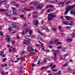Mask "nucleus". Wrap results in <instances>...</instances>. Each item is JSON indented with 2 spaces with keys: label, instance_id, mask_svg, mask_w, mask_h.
I'll use <instances>...</instances> for the list:
<instances>
[{
  "label": "nucleus",
  "instance_id": "nucleus-1",
  "mask_svg": "<svg viewBox=\"0 0 75 75\" xmlns=\"http://www.w3.org/2000/svg\"><path fill=\"white\" fill-rule=\"evenodd\" d=\"M69 6V5H68L66 6L67 9L64 13L65 14H67L69 11H71L73 8H74L75 7V5H72L71 6Z\"/></svg>",
  "mask_w": 75,
  "mask_h": 75
},
{
  "label": "nucleus",
  "instance_id": "nucleus-2",
  "mask_svg": "<svg viewBox=\"0 0 75 75\" xmlns=\"http://www.w3.org/2000/svg\"><path fill=\"white\" fill-rule=\"evenodd\" d=\"M54 14H55L54 13H50L48 15L47 18L48 21H51L52 20V18H53V17H57L56 15H54Z\"/></svg>",
  "mask_w": 75,
  "mask_h": 75
},
{
  "label": "nucleus",
  "instance_id": "nucleus-3",
  "mask_svg": "<svg viewBox=\"0 0 75 75\" xmlns=\"http://www.w3.org/2000/svg\"><path fill=\"white\" fill-rule=\"evenodd\" d=\"M26 39H24L23 41V44H26V45H28L30 44V41H31V39L30 38H26Z\"/></svg>",
  "mask_w": 75,
  "mask_h": 75
},
{
  "label": "nucleus",
  "instance_id": "nucleus-4",
  "mask_svg": "<svg viewBox=\"0 0 75 75\" xmlns=\"http://www.w3.org/2000/svg\"><path fill=\"white\" fill-rule=\"evenodd\" d=\"M15 27V25L13 23H12L9 26V28H8L9 31H11V30H13V29L11 28H14Z\"/></svg>",
  "mask_w": 75,
  "mask_h": 75
},
{
  "label": "nucleus",
  "instance_id": "nucleus-5",
  "mask_svg": "<svg viewBox=\"0 0 75 75\" xmlns=\"http://www.w3.org/2000/svg\"><path fill=\"white\" fill-rule=\"evenodd\" d=\"M6 40L7 42H11V38L9 37V35H6Z\"/></svg>",
  "mask_w": 75,
  "mask_h": 75
},
{
  "label": "nucleus",
  "instance_id": "nucleus-6",
  "mask_svg": "<svg viewBox=\"0 0 75 75\" xmlns=\"http://www.w3.org/2000/svg\"><path fill=\"white\" fill-rule=\"evenodd\" d=\"M0 11L2 12L3 13H4V14L5 13H6V9L2 8L0 9Z\"/></svg>",
  "mask_w": 75,
  "mask_h": 75
},
{
  "label": "nucleus",
  "instance_id": "nucleus-7",
  "mask_svg": "<svg viewBox=\"0 0 75 75\" xmlns=\"http://www.w3.org/2000/svg\"><path fill=\"white\" fill-rule=\"evenodd\" d=\"M68 62H66L64 64L62 65V67H63V68H65V67H67V66H68Z\"/></svg>",
  "mask_w": 75,
  "mask_h": 75
},
{
  "label": "nucleus",
  "instance_id": "nucleus-8",
  "mask_svg": "<svg viewBox=\"0 0 75 75\" xmlns=\"http://www.w3.org/2000/svg\"><path fill=\"white\" fill-rule=\"evenodd\" d=\"M43 6L41 4L39 5L36 8L37 9H41L42 8Z\"/></svg>",
  "mask_w": 75,
  "mask_h": 75
},
{
  "label": "nucleus",
  "instance_id": "nucleus-9",
  "mask_svg": "<svg viewBox=\"0 0 75 75\" xmlns=\"http://www.w3.org/2000/svg\"><path fill=\"white\" fill-rule=\"evenodd\" d=\"M67 23H69V22H70V23H69L68 24V25H71V26H72V25H74V22L73 21H71V22L67 21Z\"/></svg>",
  "mask_w": 75,
  "mask_h": 75
},
{
  "label": "nucleus",
  "instance_id": "nucleus-10",
  "mask_svg": "<svg viewBox=\"0 0 75 75\" xmlns=\"http://www.w3.org/2000/svg\"><path fill=\"white\" fill-rule=\"evenodd\" d=\"M61 71H59L58 72H56L54 74V75H61Z\"/></svg>",
  "mask_w": 75,
  "mask_h": 75
},
{
  "label": "nucleus",
  "instance_id": "nucleus-11",
  "mask_svg": "<svg viewBox=\"0 0 75 75\" xmlns=\"http://www.w3.org/2000/svg\"><path fill=\"white\" fill-rule=\"evenodd\" d=\"M67 43L68 42H72V39H67L66 40Z\"/></svg>",
  "mask_w": 75,
  "mask_h": 75
},
{
  "label": "nucleus",
  "instance_id": "nucleus-12",
  "mask_svg": "<svg viewBox=\"0 0 75 75\" xmlns=\"http://www.w3.org/2000/svg\"><path fill=\"white\" fill-rule=\"evenodd\" d=\"M64 17L66 18V19H67V20H71V19H69V18H71V17L69 16H64Z\"/></svg>",
  "mask_w": 75,
  "mask_h": 75
},
{
  "label": "nucleus",
  "instance_id": "nucleus-13",
  "mask_svg": "<svg viewBox=\"0 0 75 75\" xmlns=\"http://www.w3.org/2000/svg\"><path fill=\"white\" fill-rule=\"evenodd\" d=\"M13 15H15V16H17V10H16V9L13 10Z\"/></svg>",
  "mask_w": 75,
  "mask_h": 75
},
{
  "label": "nucleus",
  "instance_id": "nucleus-14",
  "mask_svg": "<svg viewBox=\"0 0 75 75\" xmlns=\"http://www.w3.org/2000/svg\"><path fill=\"white\" fill-rule=\"evenodd\" d=\"M27 51H28L29 52H31V51H34V49H31L30 50L29 49H27Z\"/></svg>",
  "mask_w": 75,
  "mask_h": 75
},
{
  "label": "nucleus",
  "instance_id": "nucleus-15",
  "mask_svg": "<svg viewBox=\"0 0 75 75\" xmlns=\"http://www.w3.org/2000/svg\"><path fill=\"white\" fill-rule=\"evenodd\" d=\"M28 27V26L27 25V24H25L23 26V28L25 29L26 28H27Z\"/></svg>",
  "mask_w": 75,
  "mask_h": 75
},
{
  "label": "nucleus",
  "instance_id": "nucleus-16",
  "mask_svg": "<svg viewBox=\"0 0 75 75\" xmlns=\"http://www.w3.org/2000/svg\"><path fill=\"white\" fill-rule=\"evenodd\" d=\"M9 33H13V34H14V33H16V31H13V30H11V31H9Z\"/></svg>",
  "mask_w": 75,
  "mask_h": 75
},
{
  "label": "nucleus",
  "instance_id": "nucleus-17",
  "mask_svg": "<svg viewBox=\"0 0 75 75\" xmlns=\"http://www.w3.org/2000/svg\"><path fill=\"white\" fill-rule=\"evenodd\" d=\"M67 69L69 72H71L72 71V69H71L70 67H68Z\"/></svg>",
  "mask_w": 75,
  "mask_h": 75
},
{
  "label": "nucleus",
  "instance_id": "nucleus-18",
  "mask_svg": "<svg viewBox=\"0 0 75 75\" xmlns=\"http://www.w3.org/2000/svg\"><path fill=\"white\" fill-rule=\"evenodd\" d=\"M59 52H60V51L58 50H56L54 51V52L57 53V54H59Z\"/></svg>",
  "mask_w": 75,
  "mask_h": 75
},
{
  "label": "nucleus",
  "instance_id": "nucleus-19",
  "mask_svg": "<svg viewBox=\"0 0 75 75\" xmlns=\"http://www.w3.org/2000/svg\"><path fill=\"white\" fill-rule=\"evenodd\" d=\"M33 32L31 30H29V34L30 35H31V34H32V33H33Z\"/></svg>",
  "mask_w": 75,
  "mask_h": 75
},
{
  "label": "nucleus",
  "instance_id": "nucleus-20",
  "mask_svg": "<svg viewBox=\"0 0 75 75\" xmlns=\"http://www.w3.org/2000/svg\"><path fill=\"white\" fill-rule=\"evenodd\" d=\"M38 2L37 1H36L34 2V3H33V4H34L35 6H36L37 5H38Z\"/></svg>",
  "mask_w": 75,
  "mask_h": 75
},
{
  "label": "nucleus",
  "instance_id": "nucleus-21",
  "mask_svg": "<svg viewBox=\"0 0 75 75\" xmlns=\"http://www.w3.org/2000/svg\"><path fill=\"white\" fill-rule=\"evenodd\" d=\"M7 64H1V67H3V68H4V67H6L7 66Z\"/></svg>",
  "mask_w": 75,
  "mask_h": 75
},
{
  "label": "nucleus",
  "instance_id": "nucleus-22",
  "mask_svg": "<svg viewBox=\"0 0 75 75\" xmlns=\"http://www.w3.org/2000/svg\"><path fill=\"white\" fill-rule=\"evenodd\" d=\"M49 3H51V4H55V2L52 1H49Z\"/></svg>",
  "mask_w": 75,
  "mask_h": 75
},
{
  "label": "nucleus",
  "instance_id": "nucleus-23",
  "mask_svg": "<svg viewBox=\"0 0 75 75\" xmlns=\"http://www.w3.org/2000/svg\"><path fill=\"white\" fill-rule=\"evenodd\" d=\"M21 34H22V35H24L25 34H26L25 32V30H23L21 32Z\"/></svg>",
  "mask_w": 75,
  "mask_h": 75
},
{
  "label": "nucleus",
  "instance_id": "nucleus-24",
  "mask_svg": "<svg viewBox=\"0 0 75 75\" xmlns=\"http://www.w3.org/2000/svg\"><path fill=\"white\" fill-rule=\"evenodd\" d=\"M62 42H58L57 44V45H59L60 44H62Z\"/></svg>",
  "mask_w": 75,
  "mask_h": 75
},
{
  "label": "nucleus",
  "instance_id": "nucleus-25",
  "mask_svg": "<svg viewBox=\"0 0 75 75\" xmlns=\"http://www.w3.org/2000/svg\"><path fill=\"white\" fill-rule=\"evenodd\" d=\"M71 36L73 37H72V38H73V37H75V33H73L71 34Z\"/></svg>",
  "mask_w": 75,
  "mask_h": 75
},
{
  "label": "nucleus",
  "instance_id": "nucleus-26",
  "mask_svg": "<svg viewBox=\"0 0 75 75\" xmlns=\"http://www.w3.org/2000/svg\"><path fill=\"white\" fill-rule=\"evenodd\" d=\"M58 39H56L54 41V42L56 43L57 42H58Z\"/></svg>",
  "mask_w": 75,
  "mask_h": 75
},
{
  "label": "nucleus",
  "instance_id": "nucleus-27",
  "mask_svg": "<svg viewBox=\"0 0 75 75\" xmlns=\"http://www.w3.org/2000/svg\"><path fill=\"white\" fill-rule=\"evenodd\" d=\"M5 16H8V17H11V15L10 14H8V13H6L5 14Z\"/></svg>",
  "mask_w": 75,
  "mask_h": 75
},
{
  "label": "nucleus",
  "instance_id": "nucleus-28",
  "mask_svg": "<svg viewBox=\"0 0 75 75\" xmlns=\"http://www.w3.org/2000/svg\"><path fill=\"white\" fill-rule=\"evenodd\" d=\"M7 60V58H4L2 60V62H4V61H6Z\"/></svg>",
  "mask_w": 75,
  "mask_h": 75
},
{
  "label": "nucleus",
  "instance_id": "nucleus-29",
  "mask_svg": "<svg viewBox=\"0 0 75 75\" xmlns=\"http://www.w3.org/2000/svg\"><path fill=\"white\" fill-rule=\"evenodd\" d=\"M54 68H56V65H53L52 67V68H51V69H54Z\"/></svg>",
  "mask_w": 75,
  "mask_h": 75
},
{
  "label": "nucleus",
  "instance_id": "nucleus-30",
  "mask_svg": "<svg viewBox=\"0 0 75 75\" xmlns=\"http://www.w3.org/2000/svg\"><path fill=\"white\" fill-rule=\"evenodd\" d=\"M71 1H68L67 2H66L65 4H66V5H68V4H69V3H71Z\"/></svg>",
  "mask_w": 75,
  "mask_h": 75
},
{
  "label": "nucleus",
  "instance_id": "nucleus-31",
  "mask_svg": "<svg viewBox=\"0 0 75 75\" xmlns=\"http://www.w3.org/2000/svg\"><path fill=\"white\" fill-rule=\"evenodd\" d=\"M38 13V12H37V11H34V12H32V14H37Z\"/></svg>",
  "mask_w": 75,
  "mask_h": 75
},
{
  "label": "nucleus",
  "instance_id": "nucleus-32",
  "mask_svg": "<svg viewBox=\"0 0 75 75\" xmlns=\"http://www.w3.org/2000/svg\"><path fill=\"white\" fill-rule=\"evenodd\" d=\"M31 38H35V37H36L35 35H32L31 36Z\"/></svg>",
  "mask_w": 75,
  "mask_h": 75
},
{
  "label": "nucleus",
  "instance_id": "nucleus-33",
  "mask_svg": "<svg viewBox=\"0 0 75 75\" xmlns=\"http://www.w3.org/2000/svg\"><path fill=\"white\" fill-rule=\"evenodd\" d=\"M16 28V29H18V28H19V26H16V25H15V27L14 28Z\"/></svg>",
  "mask_w": 75,
  "mask_h": 75
},
{
  "label": "nucleus",
  "instance_id": "nucleus-34",
  "mask_svg": "<svg viewBox=\"0 0 75 75\" xmlns=\"http://www.w3.org/2000/svg\"><path fill=\"white\" fill-rule=\"evenodd\" d=\"M24 50H23L21 53V55H24Z\"/></svg>",
  "mask_w": 75,
  "mask_h": 75
},
{
  "label": "nucleus",
  "instance_id": "nucleus-35",
  "mask_svg": "<svg viewBox=\"0 0 75 75\" xmlns=\"http://www.w3.org/2000/svg\"><path fill=\"white\" fill-rule=\"evenodd\" d=\"M28 30H29V29H27L26 30V31H25V33H26V34L27 33H28Z\"/></svg>",
  "mask_w": 75,
  "mask_h": 75
},
{
  "label": "nucleus",
  "instance_id": "nucleus-36",
  "mask_svg": "<svg viewBox=\"0 0 75 75\" xmlns=\"http://www.w3.org/2000/svg\"><path fill=\"white\" fill-rule=\"evenodd\" d=\"M1 75H4V74H5L4 71H1Z\"/></svg>",
  "mask_w": 75,
  "mask_h": 75
},
{
  "label": "nucleus",
  "instance_id": "nucleus-37",
  "mask_svg": "<svg viewBox=\"0 0 75 75\" xmlns=\"http://www.w3.org/2000/svg\"><path fill=\"white\" fill-rule=\"evenodd\" d=\"M0 33H1V34L0 35H1L2 37H3V36L4 35H3V32H1V31H0Z\"/></svg>",
  "mask_w": 75,
  "mask_h": 75
},
{
  "label": "nucleus",
  "instance_id": "nucleus-38",
  "mask_svg": "<svg viewBox=\"0 0 75 75\" xmlns=\"http://www.w3.org/2000/svg\"><path fill=\"white\" fill-rule=\"evenodd\" d=\"M38 20H36V25H38Z\"/></svg>",
  "mask_w": 75,
  "mask_h": 75
},
{
  "label": "nucleus",
  "instance_id": "nucleus-39",
  "mask_svg": "<svg viewBox=\"0 0 75 75\" xmlns=\"http://www.w3.org/2000/svg\"><path fill=\"white\" fill-rule=\"evenodd\" d=\"M27 48H28V49H30L33 48V47H31V46H28L27 47Z\"/></svg>",
  "mask_w": 75,
  "mask_h": 75
},
{
  "label": "nucleus",
  "instance_id": "nucleus-40",
  "mask_svg": "<svg viewBox=\"0 0 75 75\" xmlns=\"http://www.w3.org/2000/svg\"><path fill=\"white\" fill-rule=\"evenodd\" d=\"M24 17V16L23 15H21V16H20V17L21 18H23Z\"/></svg>",
  "mask_w": 75,
  "mask_h": 75
},
{
  "label": "nucleus",
  "instance_id": "nucleus-41",
  "mask_svg": "<svg viewBox=\"0 0 75 75\" xmlns=\"http://www.w3.org/2000/svg\"><path fill=\"white\" fill-rule=\"evenodd\" d=\"M46 29L47 31V32H50V30H49L48 28H46Z\"/></svg>",
  "mask_w": 75,
  "mask_h": 75
},
{
  "label": "nucleus",
  "instance_id": "nucleus-42",
  "mask_svg": "<svg viewBox=\"0 0 75 75\" xmlns=\"http://www.w3.org/2000/svg\"><path fill=\"white\" fill-rule=\"evenodd\" d=\"M42 30H44V29H45V28L46 29V28H46V26H45L43 27H42Z\"/></svg>",
  "mask_w": 75,
  "mask_h": 75
},
{
  "label": "nucleus",
  "instance_id": "nucleus-43",
  "mask_svg": "<svg viewBox=\"0 0 75 75\" xmlns=\"http://www.w3.org/2000/svg\"><path fill=\"white\" fill-rule=\"evenodd\" d=\"M30 54H33V55H35V53L32 52V53L29 54V55H30Z\"/></svg>",
  "mask_w": 75,
  "mask_h": 75
},
{
  "label": "nucleus",
  "instance_id": "nucleus-44",
  "mask_svg": "<svg viewBox=\"0 0 75 75\" xmlns=\"http://www.w3.org/2000/svg\"><path fill=\"white\" fill-rule=\"evenodd\" d=\"M52 71H53V72H57V70L55 69H53L52 70Z\"/></svg>",
  "mask_w": 75,
  "mask_h": 75
},
{
  "label": "nucleus",
  "instance_id": "nucleus-45",
  "mask_svg": "<svg viewBox=\"0 0 75 75\" xmlns=\"http://www.w3.org/2000/svg\"><path fill=\"white\" fill-rule=\"evenodd\" d=\"M53 54L54 55V58H57V55H56V53H54Z\"/></svg>",
  "mask_w": 75,
  "mask_h": 75
},
{
  "label": "nucleus",
  "instance_id": "nucleus-46",
  "mask_svg": "<svg viewBox=\"0 0 75 75\" xmlns=\"http://www.w3.org/2000/svg\"><path fill=\"white\" fill-rule=\"evenodd\" d=\"M40 41H42V42H44V39H43L41 38H40Z\"/></svg>",
  "mask_w": 75,
  "mask_h": 75
},
{
  "label": "nucleus",
  "instance_id": "nucleus-47",
  "mask_svg": "<svg viewBox=\"0 0 75 75\" xmlns=\"http://www.w3.org/2000/svg\"><path fill=\"white\" fill-rule=\"evenodd\" d=\"M19 74H20L21 75H22V74H23V73H22V71H21V70L19 71Z\"/></svg>",
  "mask_w": 75,
  "mask_h": 75
},
{
  "label": "nucleus",
  "instance_id": "nucleus-48",
  "mask_svg": "<svg viewBox=\"0 0 75 75\" xmlns=\"http://www.w3.org/2000/svg\"><path fill=\"white\" fill-rule=\"evenodd\" d=\"M31 65L32 66V67H35V66H36V65L34 64H31Z\"/></svg>",
  "mask_w": 75,
  "mask_h": 75
},
{
  "label": "nucleus",
  "instance_id": "nucleus-49",
  "mask_svg": "<svg viewBox=\"0 0 75 75\" xmlns=\"http://www.w3.org/2000/svg\"><path fill=\"white\" fill-rule=\"evenodd\" d=\"M40 62H41V61H40V60H38L37 64H40Z\"/></svg>",
  "mask_w": 75,
  "mask_h": 75
},
{
  "label": "nucleus",
  "instance_id": "nucleus-50",
  "mask_svg": "<svg viewBox=\"0 0 75 75\" xmlns=\"http://www.w3.org/2000/svg\"><path fill=\"white\" fill-rule=\"evenodd\" d=\"M40 45L42 47H43V46L44 45V44L43 43H40Z\"/></svg>",
  "mask_w": 75,
  "mask_h": 75
},
{
  "label": "nucleus",
  "instance_id": "nucleus-51",
  "mask_svg": "<svg viewBox=\"0 0 75 75\" xmlns=\"http://www.w3.org/2000/svg\"><path fill=\"white\" fill-rule=\"evenodd\" d=\"M66 28H67V29H69V28H71V27H70L69 26H67Z\"/></svg>",
  "mask_w": 75,
  "mask_h": 75
},
{
  "label": "nucleus",
  "instance_id": "nucleus-52",
  "mask_svg": "<svg viewBox=\"0 0 75 75\" xmlns=\"http://www.w3.org/2000/svg\"><path fill=\"white\" fill-rule=\"evenodd\" d=\"M52 30H53V31H56V28H53Z\"/></svg>",
  "mask_w": 75,
  "mask_h": 75
},
{
  "label": "nucleus",
  "instance_id": "nucleus-53",
  "mask_svg": "<svg viewBox=\"0 0 75 75\" xmlns=\"http://www.w3.org/2000/svg\"><path fill=\"white\" fill-rule=\"evenodd\" d=\"M13 51H14V52L16 51V49L15 48H13Z\"/></svg>",
  "mask_w": 75,
  "mask_h": 75
},
{
  "label": "nucleus",
  "instance_id": "nucleus-54",
  "mask_svg": "<svg viewBox=\"0 0 75 75\" xmlns=\"http://www.w3.org/2000/svg\"><path fill=\"white\" fill-rule=\"evenodd\" d=\"M15 6L17 7H19V5L18 4H16Z\"/></svg>",
  "mask_w": 75,
  "mask_h": 75
},
{
  "label": "nucleus",
  "instance_id": "nucleus-55",
  "mask_svg": "<svg viewBox=\"0 0 75 75\" xmlns=\"http://www.w3.org/2000/svg\"><path fill=\"white\" fill-rule=\"evenodd\" d=\"M26 57H27V56L25 55L24 56H23V59H24L25 58H26Z\"/></svg>",
  "mask_w": 75,
  "mask_h": 75
},
{
  "label": "nucleus",
  "instance_id": "nucleus-56",
  "mask_svg": "<svg viewBox=\"0 0 75 75\" xmlns=\"http://www.w3.org/2000/svg\"><path fill=\"white\" fill-rule=\"evenodd\" d=\"M37 16L36 15H35L33 17V18H37Z\"/></svg>",
  "mask_w": 75,
  "mask_h": 75
},
{
  "label": "nucleus",
  "instance_id": "nucleus-57",
  "mask_svg": "<svg viewBox=\"0 0 75 75\" xmlns=\"http://www.w3.org/2000/svg\"><path fill=\"white\" fill-rule=\"evenodd\" d=\"M45 58H44L43 59V62H47V61L46 60H45Z\"/></svg>",
  "mask_w": 75,
  "mask_h": 75
},
{
  "label": "nucleus",
  "instance_id": "nucleus-58",
  "mask_svg": "<svg viewBox=\"0 0 75 75\" xmlns=\"http://www.w3.org/2000/svg\"><path fill=\"white\" fill-rule=\"evenodd\" d=\"M73 11H74V9H73V10H72L71 11L70 13H71L72 14H74V12H73Z\"/></svg>",
  "mask_w": 75,
  "mask_h": 75
},
{
  "label": "nucleus",
  "instance_id": "nucleus-59",
  "mask_svg": "<svg viewBox=\"0 0 75 75\" xmlns=\"http://www.w3.org/2000/svg\"><path fill=\"white\" fill-rule=\"evenodd\" d=\"M16 2L15 1H13L12 3V4H16Z\"/></svg>",
  "mask_w": 75,
  "mask_h": 75
},
{
  "label": "nucleus",
  "instance_id": "nucleus-60",
  "mask_svg": "<svg viewBox=\"0 0 75 75\" xmlns=\"http://www.w3.org/2000/svg\"><path fill=\"white\" fill-rule=\"evenodd\" d=\"M15 43V42H14V41H12V45H14Z\"/></svg>",
  "mask_w": 75,
  "mask_h": 75
},
{
  "label": "nucleus",
  "instance_id": "nucleus-61",
  "mask_svg": "<svg viewBox=\"0 0 75 75\" xmlns=\"http://www.w3.org/2000/svg\"><path fill=\"white\" fill-rule=\"evenodd\" d=\"M17 38H18V39H20V37L18 35H17Z\"/></svg>",
  "mask_w": 75,
  "mask_h": 75
},
{
  "label": "nucleus",
  "instance_id": "nucleus-62",
  "mask_svg": "<svg viewBox=\"0 0 75 75\" xmlns=\"http://www.w3.org/2000/svg\"><path fill=\"white\" fill-rule=\"evenodd\" d=\"M60 18L61 19H64V17L63 16H60Z\"/></svg>",
  "mask_w": 75,
  "mask_h": 75
},
{
  "label": "nucleus",
  "instance_id": "nucleus-63",
  "mask_svg": "<svg viewBox=\"0 0 75 75\" xmlns=\"http://www.w3.org/2000/svg\"><path fill=\"white\" fill-rule=\"evenodd\" d=\"M17 20V18H13V20Z\"/></svg>",
  "mask_w": 75,
  "mask_h": 75
},
{
  "label": "nucleus",
  "instance_id": "nucleus-64",
  "mask_svg": "<svg viewBox=\"0 0 75 75\" xmlns=\"http://www.w3.org/2000/svg\"><path fill=\"white\" fill-rule=\"evenodd\" d=\"M50 10H51V9H49L47 11V13H50Z\"/></svg>",
  "mask_w": 75,
  "mask_h": 75
}]
</instances>
